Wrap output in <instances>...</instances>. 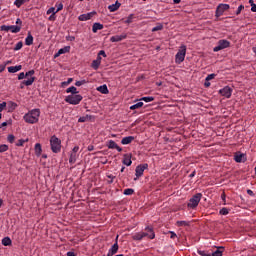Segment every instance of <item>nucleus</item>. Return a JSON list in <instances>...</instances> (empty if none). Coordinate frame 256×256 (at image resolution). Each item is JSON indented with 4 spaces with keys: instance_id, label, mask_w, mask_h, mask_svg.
I'll return each mask as SVG.
<instances>
[{
    "instance_id": "f257e3e1",
    "label": "nucleus",
    "mask_w": 256,
    "mask_h": 256,
    "mask_svg": "<svg viewBox=\"0 0 256 256\" xmlns=\"http://www.w3.org/2000/svg\"><path fill=\"white\" fill-rule=\"evenodd\" d=\"M40 115H41V110L32 109L23 116V119L25 123H29L30 125H35V123L39 122Z\"/></svg>"
},
{
    "instance_id": "f03ea898",
    "label": "nucleus",
    "mask_w": 256,
    "mask_h": 256,
    "mask_svg": "<svg viewBox=\"0 0 256 256\" xmlns=\"http://www.w3.org/2000/svg\"><path fill=\"white\" fill-rule=\"evenodd\" d=\"M145 231L147 232H138L135 233L132 236V239L134 241H141L142 239H144V237H148L149 239H155V232H153V228L151 227H146Z\"/></svg>"
},
{
    "instance_id": "7ed1b4c3",
    "label": "nucleus",
    "mask_w": 256,
    "mask_h": 256,
    "mask_svg": "<svg viewBox=\"0 0 256 256\" xmlns=\"http://www.w3.org/2000/svg\"><path fill=\"white\" fill-rule=\"evenodd\" d=\"M50 147L52 153H61V139H59L57 136H52L50 138Z\"/></svg>"
},
{
    "instance_id": "20e7f679",
    "label": "nucleus",
    "mask_w": 256,
    "mask_h": 256,
    "mask_svg": "<svg viewBox=\"0 0 256 256\" xmlns=\"http://www.w3.org/2000/svg\"><path fill=\"white\" fill-rule=\"evenodd\" d=\"M81 101H83V96L80 94H71L65 98V102L69 103V105H79Z\"/></svg>"
},
{
    "instance_id": "39448f33",
    "label": "nucleus",
    "mask_w": 256,
    "mask_h": 256,
    "mask_svg": "<svg viewBox=\"0 0 256 256\" xmlns=\"http://www.w3.org/2000/svg\"><path fill=\"white\" fill-rule=\"evenodd\" d=\"M185 55H187V46L182 45L175 56V62L179 65L185 61Z\"/></svg>"
},
{
    "instance_id": "423d86ee",
    "label": "nucleus",
    "mask_w": 256,
    "mask_h": 256,
    "mask_svg": "<svg viewBox=\"0 0 256 256\" xmlns=\"http://www.w3.org/2000/svg\"><path fill=\"white\" fill-rule=\"evenodd\" d=\"M202 197H203V194L201 193H197L194 196H192V198H190L189 200L188 207L190 209H195V207L199 205Z\"/></svg>"
},
{
    "instance_id": "0eeeda50",
    "label": "nucleus",
    "mask_w": 256,
    "mask_h": 256,
    "mask_svg": "<svg viewBox=\"0 0 256 256\" xmlns=\"http://www.w3.org/2000/svg\"><path fill=\"white\" fill-rule=\"evenodd\" d=\"M231 42H229L228 40L222 39L218 41V45L216 47L213 48V52L217 53L218 51H222V49H227L228 47H230Z\"/></svg>"
},
{
    "instance_id": "6e6552de",
    "label": "nucleus",
    "mask_w": 256,
    "mask_h": 256,
    "mask_svg": "<svg viewBox=\"0 0 256 256\" xmlns=\"http://www.w3.org/2000/svg\"><path fill=\"white\" fill-rule=\"evenodd\" d=\"M149 168V164H140L135 169V175L136 178H134V181H137L139 177H143V173H145V169Z\"/></svg>"
},
{
    "instance_id": "1a4fd4ad",
    "label": "nucleus",
    "mask_w": 256,
    "mask_h": 256,
    "mask_svg": "<svg viewBox=\"0 0 256 256\" xmlns=\"http://www.w3.org/2000/svg\"><path fill=\"white\" fill-rule=\"evenodd\" d=\"M229 4H219L216 8V17H221L225 11H229Z\"/></svg>"
},
{
    "instance_id": "9d476101",
    "label": "nucleus",
    "mask_w": 256,
    "mask_h": 256,
    "mask_svg": "<svg viewBox=\"0 0 256 256\" xmlns=\"http://www.w3.org/2000/svg\"><path fill=\"white\" fill-rule=\"evenodd\" d=\"M219 93H220V95H222V97H226V99H229V98H231L233 90L231 89V87L226 86V87L220 89Z\"/></svg>"
},
{
    "instance_id": "9b49d317",
    "label": "nucleus",
    "mask_w": 256,
    "mask_h": 256,
    "mask_svg": "<svg viewBox=\"0 0 256 256\" xmlns=\"http://www.w3.org/2000/svg\"><path fill=\"white\" fill-rule=\"evenodd\" d=\"M33 83H35V77H30L27 80H24V81L21 82L20 89H24L25 86L26 87H31V85H33Z\"/></svg>"
},
{
    "instance_id": "f8f14e48",
    "label": "nucleus",
    "mask_w": 256,
    "mask_h": 256,
    "mask_svg": "<svg viewBox=\"0 0 256 256\" xmlns=\"http://www.w3.org/2000/svg\"><path fill=\"white\" fill-rule=\"evenodd\" d=\"M107 147H108V149H117V151L119 153H121V151H123V148H121L119 145H117L116 142L113 140H109L107 142Z\"/></svg>"
},
{
    "instance_id": "ddd939ff",
    "label": "nucleus",
    "mask_w": 256,
    "mask_h": 256,
    "mask_svg": "<svg viewBox=\"0 0 256 256\" xmlns=\"http://www.w3.org/2000/svg\"><path fill=\"white\" fill-rule=\"evenodd\" d=\"M131 157V154H124L122 160L123 165H126V167H131V165L133 164V161H131Z\"/></svg>"
},
{
    "instance_id": "4468645a",
    "label": "nucleus",
    "mask_w": 256,
    "mask_h": 256,
    "mask_svg": "<svg viewBox=\"0 0 256 256\" xmlns=\"http://www.w3.org/2000/svg\"><path fill=\"white\" fill-rule=\"evenodd\" d=\"M123 39H127V34L115 35L110 38L111 43H119V41H123Z\"/></svg>"
},
{
    "instance_id": "2eb2a0df",
    "label": "nucleus",
    "mask_w": 256,
    "mask_h": 256,
    "mask_svg": "<svg viewBox=\"0 0 256 256\" xmlns=\"http://www.w3.org/2000/svg\"><path fill=\"white\" fill-rule=\"evenodd\" d=\"M69 51H71V46H65L64 48L59 49L54 57L57 59V57H60V55H65V53H69Z\"/></svg>"
},
{
    "instance_id": "dca6fc26",
    "label": "nucleus",
    "mask_w": 256,
    "mask_h": 256,
    "mask_svg": "<svg viewBox=\"0 0 256 256\" xmlns=\"http://www.w3.org/2000/svg\"><path fill=\"white\" fill-rule=\"evenodd\" d=\"M101 56H97L96 60L92 61L91 67L94 69V71H97L101 65Z\"/></svg>"
},
{
    "instance_id": "f3484780",
    "label": "nucleus",
    "mask_w": 256,
    "mask_h": 256,
    "mask_svg": "<svg viewBox=\"0 0 256 256\" xmlns=\"http://www.w3.org/2000/svg\"><path fill=\"white\" fill-rule=\"evenodd\" d=\"M93 15H95V12H90L87 14H81L78 19L79 21H89V19H91V17H93Z\"/></svg>"
},
{
    "instance_id": "a211bd4d",
    "label": "nucleus",
    "mask_w": 256,
    "mask_h": 256,
    "mask_svg": "<svg viewBox=\"0 0 256 256\" xmlns=\"http://www.w3.org/2000/svg\"><path fill=\"white\" fill-rule=\"evenodd\" d=\"M119 7H121V3H119V1H116L115 4L109 5L108 9L110 13H115V11L119 9Z\"/></svg>"
},
{
    "instance_id": "6ab92c4d",
    "label": "nucleus",
    "mask_w": 256,
    "mask_h": 256,
    "mask_svg": "<svg viewBox=\"0 0 256 256\" xmlns=\"http://www.w3.org/2000/svg\"><path fill=\"white\" fill-rule=\"evenodd\" d=\"M34 151H35L36 157H41V153H43V148L41 147L40 143L35 144Z\"/></svg>"
},
{
    "instance_id": "aec40b11",
    "label": "nucleus",
    "mask_w": 256,
    "mask_h": 256,
    "mask_svg": "<svg viewBox=\"0 0 256 256\" xmlns=\"http://www.w3.org/2000/svg\"><path fill=\"white\" fill-rule=\"evenodd\" d=\"M133 141H135V137L127 136V137L122 138L121 143H122V145H129V143H131Z\"/></svg>"
},
{
    "instance_id": "412c9836",
    "label": "nucleus",
    "mask_w": 256,
    "mask_h": 256,
    "mask_svg": "<svg viewBox=\"0 0 256 256\" xmlns=\"http://www.w3.org/2000/svg\"><path fill=\"white\" fill-rule=\"evenodd\" d=\"M97 91H99V93H102L103 95H107L109 94V88H107V85H102V86H99L97 88Z\"/></svg>"
},
{
    "instance_id": "4be33fe9",
    "label": "nucleus",
    "mask_w": 256,
    "mask_h": 256,
    "mask_svg": "<svg viewBox=\"0 0 256 256\" xmlns=\"http://www.w3.org/2000/svg\"><path fill=\"white\" fill-rule=\"evenodd\" d=\"M22 66L17 65V66H10L8 67V73H17L18 71H21Z\"/></svg>"
},
{
    "instance_id": "5701e85b",
    "label": "nucleus",
    "mask_w": 256,
    "mask_h": 256,
    "mask_svg": "<svg viewBox=\"0 0 256 256\" xmlns=\"http://www.w3.org/2000/svg\"><path fill=\"white\" fill-rule=\"evenodd\" d=\"M103 29V24L101 23H94L92 27L93 33H97V31H101Z\"/></svg>"
},
{
    "instance_id": "b1692460",
    "label": "nucleus",
    "mask_w": 256,
    "mask_h": 256,
    "mask_svg": "<svg viewBox=\"0 0 256 256\" xmlns=\"http://www.w3.org/2000/svg\"><path fill=\"white\" fill-rule=\"evenodd\" d=\"M223 247L217 248L216 251L210 253V256H223Z\"/></svg>"
},
{
    "instance_id": "393cba45",
    "label": "nucleus",
    "mask_w": 256,
    "mask_h": 256,
    "mask_svg": "<svg viewBox=\"0 0 256 256\" xmlns=\"http://www.w3.org/2000/svg\"><path fill=\"white\" fill-rule=\"evenodd\" d=\"M91 118V115L82 116L78 119V123H86V121H91Z\"/></svg>"
},
{
    "instance_id": "a878e982",
    "label": "nucleus",
    "mask_w": 256,
    "mask_h": 256,
    "mask_svg": "<svg viewBox=\"0 0 256 256\" xmlns=\"http://www.w3.org/2000/svg\"><path fill=\"white\" fill-rule=\"evenodd\" d=\"M176 225L178 227H189V225H191V222H189V221H177Z\"/></svg>"
},
{
    "instance_id": "bb28decb",
    "label": "nucleus",
    "mask_w": 256,
    "mask_h": 256,
    "mask_svg": "<svg viewBox=\"0 0 256 256\" xmlns=\"http://www.w3.org/2000/svg\"><path fill=\"white\" fill-rule=\"evenodd\" d=\"M33 43V35L28 33V36L25 38V45L30 46Z\"/></svg>"
},
{
    "instance_id": "cd10ccee",
    "label": "nucleus",
    "mask_w": 256,
    "mask_h": 256,
    "mask_svg": "<svg viewBox=\"0 0 256 256\" xmlns=\"http://www.w3.org/2000/svg\"><path fill=\"white\" fill-rule=\"evenodd\" d=\"M11 243L12 241H11V238L9 237H5L2 239V245H4V247H9Z\"/></svg>"
},
{
    "instance_id": "c85d7f7f",
    "label": "nucleus",
    "mask_w": 256,
    "mask_h": 256,
    "mask_svg": "<svg viewBox=\"0 0 256 256\" xmlns=\"http://www.w3.org/2000/svg\"><path fill=\"white\" fill-rule=\"evenodd\" d=\"M66 93H72V95H77L79 91H77V88L75 86H71L66 89Z\"/></svg>"
},
{
    "instance_id": "c756f323",
    "label": "nucleus",
    "mask_w": 256,
    "mask_h": 256,
    "mask_svg": "<svg viewBox=\"0 0 256 256\" xmlns=\"http://www.w3.org/2000/svg\"><path fill=\"white\" fill-rule=\"evenodd\" d=\"M31 0H15L14 5H16L19 9L22 5H25V3H29Z\"/></svg>"
},
{
    "instance_id": "7c9ffc66",
    "label": "nucleus",
    "mask_w": 256,
    "mask_h": 256,
    "mask_svg": "<svg viewBox=\"0 0 256 256\" xmlns=\"http://www.w3.org/2000/svg\"><path fill=\"white\" fill-rule=\"evenodd\" d=\"M10 31L11 33H19V31H21V26L10 25Z\"/></svg>"
},
{
    "instance_id": "2f4dec72",
    "label": "nucleus",
    "mask_w": 256,
    "mask_h": 256,
    "mask_svg": "<svg viewBox=\"0 0 256 256\" xmlns=\"http://www.w3.org/2000/svg\"><path fill=\"white\" fill-rule=\"evenodd\" d=\"M111 253H114V255L119 251V244L116 242L112 245V247L109 249Z\"/></svg>"
},
{
    "instance_id": "473e14b6",
    "label": "nucleus",
    "mask_w": 256,
    "mask_h": 256,
    "mask_svg": "<svg viewBox=\"0 0 256 256\" xmlns=\"http://www.w3.org/2000/svg\"><path fill=\"white\" fill-rule=\"evenodd\" d=\"M143 107V102H137L136 104L130 106L131 111H135V109H141Z\"/></svg>"
},
{
    "instance_id": "72a5a7b5",
    "label": "nucleus",
    "mask_w": 256,
    "mask_h": 256,
    "mask_svg": "<svg viewBox=\"0 0 256 256\" xmlns=\"http://www.w3.org/2000/svg\"><path fill=\"white\" fill-rule=\"evenodd\" d=\"M77 161V154L71 152L69 157V163L73 164Z\"/></svg>"
},
{
    "instance_id": "f704fd0d",
    "label": "nucleus",
    "mask_w": 256,
    "mask_h": 256,
    "mask_svg": "<svg viewBox=\"0 0 256 256\" xmlns=\"http://www.w3.org/2000/svg\"><path fill=\"white\" fill-rule=\"evenodd\" d=\"M140 101H145V103H151V101H155V97L153 96L142 97Z\"/></svg>"
},
{
    "instance_id": "c9c22d12",
    "label": "nucleus",
    "mask_w": 256,
    "mask_h": 256,
    "mask_svg": "<svg viewBox=\"0 0 256 256\" xmlns=\"http://www.w3.org/2000/svg\"><path fill=\"white\" fill-rule=\"evenodd\" d=\"M5 151H9V146L7 144H1L0 153H5Z\"/></svg>"
},
{
    "instance_id": "e433bc0d",
    "label": "nucleus",
    "mask_w": 256,
    "mask_h": 256,
    "mask_svg": "<svg viewBox=\"0 0 256 256\" xmlns=\"http://www.w3.org/2000/svg\"><path fill=\"white\" fill-rule=\"evenodd\" d=\"M197 253L198 255H201V256H211V252H207L205 250H198Z\"/></svg>"
},
{
    "instance_id": "4c0bfd02",
    "label": "nucleus",
    "mask_w": 256,
    "mask_h": 256,
    "mask_svg": "<svg viewBox=\"0 0 256 256\" xmlns=\"http://www.w3.org/2000/svg\"><path fill=\"white\" fill-rule=\"evenodd\" d=\"M236 163H241L243 161V154H237L234 157Z\"/></svg>"
},
{
    "instance_id": "58836bf2",
    "label": "nucleus",
    "mask_w": 256,
    "mask_h": 256,
    "mask_svg": "<svg viewBox=\"0 0 256 256\" xmlns=\"http://www.w3.org/2000/svg\"><path fill=\"white\" fill-rule=\"evenodd\" d=\"M163 24H158L157 26L152 28V33H155V31H162Z\"/></svg>"
},
{
    "instance_id": "ea45409f",
    "label": "nucleus",
    "mask_w": 256,
    "mask_h": 256,
    "mask_svg": "<svg viewBox=\"0 0 256 256\" xmlns=\"http://www.w3.org/2000/svg\"><path fill=\"white\" fill-rule=\"evenodd\" d=\"M27 141H29V139H26V140L20 139V140H18L16 145H17V147H23V145H25V143H27Z\"/></svg>"
},
{
    "instance_id": "a19ab883",
    "label": "nucleus",
    "mask_w": 256,
    "mask_h": 256,
    "mask_svg": "<svg viewBox=\"0 0 256 256\" xmlns=\"http://www.w3.org/2000/svg\"><path fill=\"white\" fill-rule=\"evenodd\" d=\"M135 193V190L132 188H127L124 190V195H133Z\"/></svg>"
},
{
    "instance_id": "79ce46f5",
    "label": "nucleus",
    "mask_w": 256,
    "mask_h": 256,
    "mask_svg": "<svg viewBox=\"0 0 256 256\" xmlns=\"http://www.w3.org/2000/svg\"><path fill=\"white\" fill-rule=\"evenodd\" d=\"M47 15H55L57 13V10H55V7H51L47 10Z\"/></svg>"
},
{
    "instance_id": "37998d69",
    "label": "nucleus",
    "mask_w": 256,
    "mask_h": 256,
    "mask_svg": "<svg viewBox=\"0 0 256 256\" xmlns=\"http://www.w3.org/2000/svg\"><path fill=\"white\" fill-rule=\"evenodd\" d=\"M20 49H23V42H18L15 47H14V51H20Z\"/></svg>"
},
{
    "instance_id": "c03bdc74",
    "label": "nucleus",
    "mask_w": 256,
    "mask_h": 256,
    "mask_svg": "<svg viewBox=\"0 0 256 256\" xmlns=\"http://www.w3.org/2000/svg\"><path fill=\"white\" fill-rule=\"evenodd\" d=\"M70 83H73V78H68L67 81L62 82V83H61V86H62V87H67V85H70Z\"/></svg>"
},
{
    "instance_id": "a18cd8bd",
    "label": "nucleus",
    "mask_w": 256,
    "mask_h": 256,
    "mask_svg": "<svg viewBox=\"0 0 256 256\" xmlns=\"http://www.w3.org/2000/svg\"><path fill=\"white\" fill-rule=\"evenodd\" d=\"M8 105H9L11 111H15V109H17V103H15V102H8Z\"/></svg>"
},
{
    "instance_id": "49530a36",
    "label": "nucleus",
    "mask_w": 256,
    "mask_h": 256,
    "mask_svg": "<svg viewBox=\"0 0 256 256\" xmlns=\"http://www.w3.org/2000/svg\"><path fill=\"white\" fill-rule=\"evenodd\" d=\"M56 11L59 13V11H63V3H56Z\"/></svg>"
},
{
    "instance_id": "de8ad7c7",
    "label": "nucleus",
    "mask_w": 256,
    "mask_h": 256,
    "mask_svg": "<svg viewBox=\"0 0 256 256\" xmlns=\"http://www.w3.org/2000/svg\"><path fill=\"white\" fill-rule=\"evenodd\" d=\"M35 75V70H30L25 73V77H34Z\"/></svg>"
},
{
    "instance_id": "09e8293b",
    "label": "nucleus",
    "mask_w": 256,
    "mask_h": 256,
    "mask_svg": "<svg viewBox=\"0 0 256 256\" xmlns=\"http://www.w3.org/2000/svg\"><path fill=\"white\" fill-rule=\"evenodd\" d=\"M220 215H229V209L227 208H222L220 210Z\"/></svg>"
},
{
    "instance_id": "8fccbe9b",
    "label": "nucleus",
    "mask_w": 256,
    "mask_h": 256,
    "mask_svg": "<svg viewBox=\"0 0 256 256\" xmlns=\"http://www.w3.org/2000/svg\"><path fill=\"white\" fill-rule=\"evenodd\" d=\"M7 141L9 143H13L15 141V136L12 135V134H9L8 137H7Z\"/></svg>"
},
{
    "instance_id": "3c124183",
    "label": "nucleus",
    "mask_w": 256,
    "mask_h": 256,
    "mask_svg": "<svg viewBox=\"0 0 256 256\" xmlns=\"http://www.w3.org/2000/svg\"><path fill=\"white\" fill-rule=\"evenodd\" d=\"M85 83H87L86 80H81V81H76L75 85L76 87H81V85H85Z\"/></svg>"
},
{
    "instance_id": "603ef678",
    "label": "nucleus",
    "mask_w": 256,
    "mask_h": 256,
    "mask_svg": "<svg viewBox=\"0 0 256 256\" xmlns=\"http://www.w3.org/2000/svg\"><path fill=\"white\" fill-rule=\"evenodd\" d=\"M243 9H245V6L240 5L236 10V15H241V11H243Z\"/></svg>"
},
{
    "instance_id": "864d4df0",
    "label": "nucleus",
    "mask_w": 256,
    "mask_h": 256,
    "mask_svg": "<svg viewBox=\"0 0 256 256\" xmlns=\"http://www.w3.org/2000/svg\"><path fill=\"white\" fill-rule=\"evenodd\" d=\"M0 29H1V31H10L11 26L2 25V26L0 27Z\"/></svg>"
},
{
    "instance_id": "5fc2aeb1",
    "label": "nucleus",
    "mask_w": 256,
    "mask_h": 256,
    "mask_svg": "<svg viewBox=\"0 0 256 256\" xmlns=\"http://www.w3.org/2000/svg\"><path fill=\"white\" fill-rule=\"evenodd\" d=\"M125 23H133V14H130L129 17L125 20Z\"/></svg>"
},
{
    "instance_id": "6e6d98bb",
    "label": "nucleus",
    "mask_w": 256,
    "mask_h": 256,
    "mask_svg": "<svg viewBox=\"0 0 256 256\" xmlns=\"http://www.w3.org/2000/svg\"><path fill=\"white\" fill-rule=\"evenodd\" d=\"M213 79H215V74H209V75L206 77L205 81H211V80H213Z\"/></svg>"
},
{
    "instance_id": "4d7b16f0",
    "label": "nucleus",
    "mask_w": 256,
    "mask_h": 256,
    "mask_svg": "<svg viewBox=\"0 0 256 256\" xmlns=\"http://www.w3.org/2000/svg\"><path fill=\"white\" fill-rule=\"evenodd\" d=\"M7 107V102L0 103V112Z\"/></svg>"
},
{
    "instance_id": "13d9d810",
    "label": "nucleus",
    "mask_w": 256,
    "mask_h": 256,
    "mask_svg": "<svg viewBox=\"0 0 256 256\" xmlns=\"http://www.w3.org/2000/svg\"><path fill=\"white\" fill-rule=\"evenodd\" d=\"M107 57V54L105 53V50H100L99 53H98V57Z\"/></svg>"
},
{
    "instance_id": "bf43d9fd",
    "label": "nucleus",
    "mask_w": 256,
    "mask_h": 256,
    "mask_svg": "<svg viewBox=\"0 0 256 256\" xmlns=\"http://www.w3.org/2000/svg\"><path fill=\"white\" fill-rule=\"evenodd\" d=\"M25 77H27V76H25V73H24V72H22V73H20V74L18 75L19 81L25 79Z\"/></svg>"
},
{
    "instance_id": "052dcab7",
    "label": "nucleus",
    "mask_w": 256,
    "mask_h": 256,
    "mask_svg": "<svg viewBox=\"0 0 256 256\" xmlns=\"http://www.w3.org/2000/svg\"><path fill=\"white\" fill-rule=\"evenodd\" d=\"M169 233H170V238L171 239H175L177 237V234L175 232L170 231Z\"/></svg>"
},
{
    "instance_id": "680f3d73",
    "label": "nucleus",
    "mask_w": 256,
    "mask_h": 256,
    "mask_svg": "<svg viewBox=\"0 0 256 256\" xmlns=\"http://www.w3.org/2000/svg\"><path fill=\"white\" fill-rule=\"evenodd\" d=\"M66 41H75V36H67Z\"/></svg>"
},
{
    "instance_id": "e2e57ef3",
    "label": "nucleus",
    "mask_w": 256,
    "mask_h": 256,
    "mask_svg": "<svg viewBox=\"0 0 256 256\" xmlns=\"http://www.w3.org/2000/svg\"><path fill=\"white\" fill-rule=\"evenodd\" d=\"M78 151H79V146H75V147L72 149V153L77 154Z\"/></svg>"
},
{
    "instance_id": "0e129e2a",
    "label": "nucleus",
    "mask_w": 256,
    "mask_h": 256,
    "mask_svg": "<svg viewBox=\"0 0 256 256\" xmlns=\"http://www.w3.org/2000/svg\"><path fill=\"white\" fill-rule=\"evenodd\" d=\"M251 11H252L253 13H256V4H253V5L251 6Z\"/></svg>"
},
{
    "instance_id": "69168bd1",
    "label": "nucleus",
    "mask_w": 256,
    "mask_h": 256,
    "mask_svg": "<svg viewBox=\"0 0 256 256\" xmlns=\"http://www.w3.org/2000/svg\"><path fill=\"white\" fill-rule=\"evenodd\" d=\"M204 86H206V87H211V82L205 80Z\"/></svg>"
},
{
    "instance_id": "338daca9",
    "label": "nucleus",
    "mask_w": 256,
    "mask_h": 256,
    "mask_svg": "<svg viewBox=\"0 0 256 256\" xmlns=\"http://www.w3.org/2000/svg\"><path fill=\"white\" fill-rule=\"evenodd\" d=\"M67 256H75V252L69 251V252H67Z\"/></svg>"
},
{
    "instance_id": "774afa93",
    "label": "nucleus",
    "mask_w": 256,
    "mask_h": 256,
    "mask_svg": "<svg viewBox=\"0 0 256 256\" xmlns=\"http://www.w3.org/2000/svg\"><path fill=\"white\" fill-rule=\"evenodd\" d=\"M113 255H115V254L113 252H110V250H109L107 253V256H113Z\"/></svg>"
}]
</instances>
